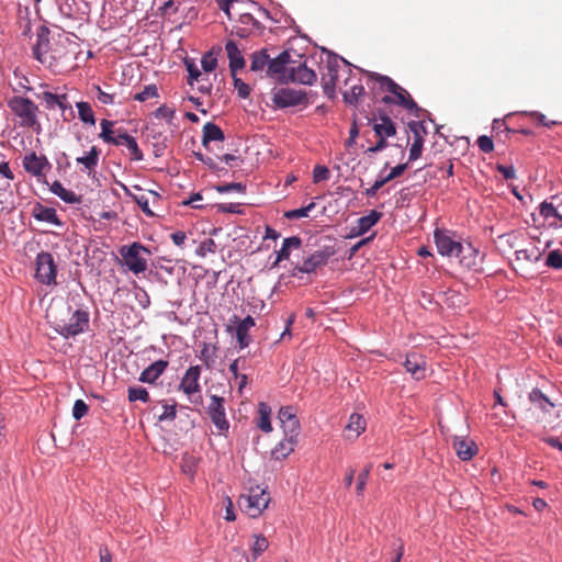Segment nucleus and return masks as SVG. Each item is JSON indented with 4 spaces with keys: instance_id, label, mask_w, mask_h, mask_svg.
I'll return each mask as SVG.
<instances>
[{
    "instance_id": "obj_1",
    "label": "nucleus",
    "mask_w": 562,
    "mask_h": 562,
    "mask_svg": "<svg viewBox=\"0 0 562 562\" xmlns=\"http://www.w3.org/2000/svg\"><path fill=\"white\" fill-rule=\"evenodd\" d=\"M7 106L13 115V122L16 126L33 131L41 128L38 121L40 109L31 99L13 95L7 100Z\"/></svg>"
},
{
    "instance_id": "obj_2",
    "label": "nucleus",
    "mask_w": 562,
    "mask_h": 562,
    "mask_svg": "<svg viewBox=\"0 0 562 562\" xmlns=\"http://www.w3.org/2000/svg\"><path fill=\"white\" fill-rule=\"evenodd\" d=\"M368 76L370 80H373L376 83H379L381 90L389 91L392 94H394V97L384 95L382 98L383 103H395L418 116V112L422 111V109L417 105V103L414 101V99L411 97L407 90L397 85L393 79H391L387 76H383L378 72H368Z\"/></svg>"
},
{
    "instance_id": "obj_3",
    "label": "nucleus",
    "mask_w": 562,
    "mask_h": 562,
    "mask_svg": "<svg viewBox=\"0 0 562 562\" xmlns=\"http://www.w3.org/2000/svg\"><path fill=\"white\" fill-rule=\"evenodd\" d=\"M120 255L124 265L134 274L143 273L147 270V261L150 257V250L138 241L131 245H124L120 248Z\"/></svg>"
},
{
    "instance_id": "obj_4",
    "label": "nucleus",
    "mask_w": 562,
    "mask_h": 562,
    "mask_svg": "<svg viewBox=\"0 0 562 562\" xmlns=\"http://www.w3.org/2000/svg\"><path fill=\"white\" fill-rule=\"evenodd\" d=\"M270 495L260 487L250 488L248 494L241 495L238 499L240 509L251 518H257L268 507Z\"/></svg>"
},
{
    "instance_id": "obj_5",
    "label": "nucleus",
    "mask_w": 562,
    "mask_h": 562,
    "mask_svg": "<svg viewBox=\"0 0 562 562\" xmlns=\"http://www.w3.org/2000/svg\"><path fill=\"white\" fill-rule=\"evenodd\" d=\"M271 99L273 105L278 109L306 105L308 102L305 91L283 87L273 89Z\"/></svg>"
},
{
    "instance_id": "obj_6",
    "label": "nucleus",
    "mask_w": 562,
    "mask_h": 562,
    "mask_svg": "<svg viewBox=\"0 0 562 562\" xmlns=\"http://www.w3.org/2000/svg\"><path fill=\"white\" fill-rule=\"evenodd\" d=\"M88 326L89 313L81 310L75 311L68 322L60 321L55 323L56 331L66 338L83 333Z\"/></svg>"
},
{
    "instance_id": "obj_7",
    "label": "nucleus",
    "mask_w": 562,
    "mask_h": 562,
    "mask_svg": "<svg viewBox=\"0 0 562 562\" xmlns=\"http://www.w3.org/2000/svg\"><path fill=\"white\" fill-rule=\"evenodd\" d=\"M56 265L53 255L42 251L36 257V279L47 285L56 283Z\"/></svg>"
},
{
    "instance_id": "obj_8",
    "label": "nucleus",
    "mask_w": 562,
    "mask_h": 562,
    "mask_svg": "<svg viewBox=\"0 0 562 562\" xmlns=\"http://www.w3.org/2000/svg\"><path fill=\"white\" fill-rule=\"evenodd\" d=\"M438 252L446 257H459L462 244L448 231L436 229L434 234Z\"/></svg>"
},
{
    "instance_id": "obj_9",
    "label": "nucleus",
    "mask_w": 562,
    "mask_h": 562,
    "mask_svg": "<svg viewBox=\"0 0 562 562\" xmlns=\"http://www.w3.org/2000/svg\"><path fill=\"white\" fill-rule=\"evenodd\" d=\"M224 398L217 395L210 396V404L207 406V414L220 431H227L229 423L226 419Z\"/></svg>"
},
{
    "instance_id": "obj_10",
    "label": "nucleus",
    "mask_w": 562,
    "mask_h": 562,
    "mask_svg": "<svg viewBox=\"0 0 562 562\" xmlns=\"http://www.w3.org/2000/svg\"><path fill=\"white\" fill-rule=\"evenodd\" d=\"M286 76V82L291 81L307 86L313 85L317 79L315 71L308 68L305 63H291Z\"/></svg>"
},
{
    "instance_id": "obj_11",
    "label": "nucleus",
    "mask_w": 562,
    "mask_h": 562,
    "mask_svg": "<svg viewBox=\"0 0 562 562\" xmlns=\"http://www.w3.org/2000/svg\"><path fill=\"white\" fill-rule=\"evenodd\" d=\"M201 368L200 366H191L183 374L179 390L182 391L188 397H192L194 394L201 392L200 385Z\"/></svg>"
},
{
    "instance_id": "obj_12",
    "label": "nucleus",
    "mask_w": 562,
    "mask_h": 562,
    "mask_svg": "<svg viewBox=\"0 0 562 562\" xmlns=\"http://www.w3.org/2000/svg\"><path fill=\"white\" fill-rule=\"evenodd\" d=\"M290 58L291 56L286 50L282 52L273 59L269 58L267 74L279 81L286 82L288 70L292 63Z\"/></svg>"
},
{
    "instance_id": "obj_13",
    "label": "nucleus",
    "mask_w": 562,
    "mask_h": 562,
    "mask_svg": "<svg viewBox=\"0 0 562 562\" xmlns=\"http://www.w3.org/2000/svg\"><path fill=\"white\" fill-rule=\"evenodd\" d=\"M368 124L372 125L375 136L392 137L396 134L395 123L384 112H379V115L368 119Z\"/></svg>"
},
{
    "instance_id": "obj_14",
    "label": "nucleus",
    "mask_w": 562,
    "mask_h": 562,
    "mask_svg": "<svg viewBox=\"0 0 562 562\" xmlns=\"http://www.w3.org/2000/svg\"><path fill=\"white\" fill-rule=\"evenodd\" d=\"M339 61L334 58L329 59L326 64L327 72L322 75V86L324 93L328 98H333L335 94V88L339 79Z\"/></svg>"
},
{
    "instance_id": "obj_15",
    "label": "nucleus",
    "mask_w": 562,
    "mask_h": 562,
    "mask_svg": "<svg viewBox=\"0 0 562 562\" xmlns=\"http://www.w3.org/2000/svg\"><path fill=\"white\" fill-rule=\"evenodd\" d=\"M408 128L414 135L413 144L409 148V161H414L422 156L424 146V135L426 134V127L423 122L412 121L408 123Z\"/></svg>"
},
{
    "instance_id": "obj_16",
    "label": "nucleus",
    "mask_w": 562,
    "mask_h": 562,
    "mask_svg": "<svg viewBox=\"0 0 562 562\" xmlns=\"http://www.w3.org/2000/svg\"><path fill=\"white\" fill-rule=\"evenodd\" d=\"M331 255V251L325 249L316 250L310 257H307L301 266H296L295 270L302 273H312L317 268L325 266Z\"/></svg>"
},
{
    "instance_id": "obj_17",
    "label": "nucleus",
    "mask_w": 562,
    "mask_h": 562,
    "mask_svg": "<svg viewBox=\"0 0 562 562\" xmlns=\"http://www.w3.org/2000/svg\"><path fill=\"white\" fill-rule=\"evenodd\" d=\"M23 167L26 172L40 177L50 168V164L45 156H37L36 153L32 151L24 156Z\"/></svg>"
},
{
    "instance_id": "obj_18",
    "label": "nucleus",
    "mask_w": 562,
    "mask_h": 562,
    "mask_svg": "<svg viewBox=\"0 0 562 562\" xmlns=\"http://www.w3.org/2000/svg\"><path fill=\"white\" fill-rule=\"evenodd\" d=\"M404 367H405L406 371L408 373H411V375L415 380H422L426 376V371H427L426 359L417 352H412L406 356Z\"/></svg>"
},
{
    "instance_id": "obj_19",
    "label": "nucleus",
    "mask_w": 562,
    "mask_h": 562,
    "mask_svg": "<svg viewBox=\"0 0 562 562\" xmlns=\"http://www.w3.org/2000/svg\"><path fill=\"white\" fill-rule=\"evenodd\" d=\"M115 135L114 144L115 146H125L130 151V157L132 160L139 161L143 159V153L139 149L136 139L128 135L124 130L117 128Z\"/></svg>"
},
{
    "instance_id": "obj_20",
    "label": "nucleus",
    "mask_w": 562,
    "mask_h": 562,
    "mask_svg": "<svg viewBox=\"0 0 562 562\" xmlns=\"http://www.w3.org/2000/svg\"><path fill=\"white\" fill-rule=\"evenodd\" d=\"M452 447L459 459L462 461L471 460L479 451L476 443L469 438L456 437Z\"/></svg>"
},
{
    "instance_id": "obj_21",
    "label": "nucleus",
    "mask_w": 562,
    "mask_h": 562,
    "mask_svg": "<svg viewBox=\"0 0 562 562\" xmlns=\"http://www.w3.org/2000/svg\"><path fill=\"white\" fill-rule=\"evenodd\" d=\"M381 217V212L372 210L368 215L358 218L357 224L350 229L349 237H358L366 234Z\"/></svg>"
},
{
    "instance_id": "obj_22",
    "label": "nucleus",
    "mask_w": 562,
    "mask_h": 562,
    "mask_svg": "<svg viewBox=\"0 0 562 562\" xmlns=\"http://www.w3.org/2000/svg\"><path fill=\"white\" fill-rule=\"evenodd\" d=\"M225 50L229 59V70L232 76H234L238 70L245 67V58L234 41L226 43Z\"/></svg>"
},
{
    "instance_id": "obj_23",
    "label": "nucleus",
    "mask_w": 562,
    "mask_h": 562,
    "mask_svg": "<svg viewBox=\"0 0 562 562\" xmlns=\"http://www.w3.org/2000/svg\"><path fill=\"white\" fill-rule=\"evenodd\" d=\"M168 364L166 360L160 359L155 361L142 371L138 380L143 383H155L168 368Z\"/></svg>"
},
{
    "instance_id": "obj_24",
    "label": "nucleus",
    "mask_w": 562,
    "mask_h": 562,
    "mask_svg": "<svg viewBox=\"0 0 562 562\" xmlns=\"http://www.w3.org/2000/svg\"><path fill=\"white\" fill-rule=\"evenodd\" d=\"M367 427V422L362 415L353 413L350 415L348 424L345 427L348 439H357Z\"/></svg>"
},
{
    "instance_id": "obj_25",
    "label": "nucleus",
    "mask_w": 562,
    "mask_h": 562,
    "mask_svg": "<svg viewBox=\"0 0 562 562\" xmlns=\"http://www.w3.org/2000/svg\"><path fill=\"white\" fill-rule=\"evenodd\" d=\"M459 262L467 269H475L480 262L479 250L475 249L471 244L465 246L462 245V251H460Z\"/></svg>"
},
{
    "instance_id": "obj_26",
    "label": "nucleus",
    "mask_w": 562,
    "mask_h": 562,
    "mask_svg": "<svg viewBox=\"0 0 562 562\" xmlns=\"http://www.w3.org/2000/svg\"><path fill=\"white\" fill-rule=\"evenodd\" d=\"M302 246V239L299 236H291L283 239L281 249L277 254L273 267L278 266L282 260H286L290 257L292 249H300Z\"/></svg>"
},
{
    "instance_id": "obj_27",
    "label": "nucleus",
    "mask_w": 562,
    "mask_h": 562,
    "mask_svg": "<svg viewBox=\"0 0 562 562\" xmlns=\"http://www.w3.org/2000/svg\"><path fill=\"white\" fill-rule=\"evenodd\" d=\"M33 216L41 222H47L54 224L56 226H61L63 223L57 216L56 210L53 207H47L42 204H36L33 209Z\"/></svg>"
},
{
    "instance_id": "obj_28",
    "label": "nucleus",
    "mask_w": 562,
    "mask_h": 562,
    "mask_svg": "<svg viewBox=\"0 0 562 562\" xmlns=\"http://www.w3.org/2000/svg\"><path fill=\"white\" fill-rule=\"evenodd\" d=\"M254 326H255V319L251 316L245 317L237 325L236 338H237V341L239 344V348L240 349H244V348L248 347V345L250 342L248 331Z\"/></svg>"
},
{
    "instance_id": "obj_29",
    "label": "nucleus",
    "mask_w": 562,
    "mask_h": 562,
    "mask_svg": "<svg viewBox=\"0 0 562 562\" xmlns=\"http://www.w3.org/2000/svg\"><path fill=\"white\" fill-rule=\"evenodd\" d=\"M50 191L60 198L64 202L69 204L79 203L81 201L79 195H77L74 191L64 188L59 181L53 182L50 186Z\"/></svg>"
},
{
    "instance_id": "obj_30",
    "label": "nucleus",
    "mask_w": 562,
    "mask_h": 562,
    "mask_svg": "<svg viewBox=\"0 0 562 562\" xmlns=\"http://www.w3.org/2000/svg\"><path fill=\"white\" fill-rule=\"evenodd\" d=\"M224 138H225V136H224L223 131L216 124L209 122L203 126V136H202L203 146L207 147L210 142H214V140L222 142V140H224Z\"/></svg>"
},
{
    "instance_id": "obj_31",
    "label": "nucleus",
    "mask_w": 562,
    "mask_h": 562,
    "mask_svg": "<svg viewBox=\"0 0 562 562\" xmlns=\"http://www.w3.org/2000/svg\"><path fill=\"white\" fill-rule=\"evenodd\" d=\"M296 443L297 439L288 438L284 436V439L281 440L272 450V456L277 460L284 459L294 450Z\"/></svg>"
},
{
    "instance_id": "obj_32",
    "label": "nucleus",
    "mask_w": 562,
    "mask_h": 562,
    "mask_svg": "<svg viewBox=\"0 0 562 562\" xmlns=\"http://www.w3.org/2000/svg\"><path fill=\"white\" fill-rule=\"evenodd\" d=\"M258 420L257 426L265 432H270L272 430L270 415L271 408L267 403L260 402L258 404Z\"/></svg>"
},
{
    "instance_id": "obj_33",
    "label": "nucleus",
    "mask_w": 562,
    "mask_h": 562,
    "mask_svg": "<svg viewBox=\"0 0 562 562\" xmlns=\"http://www.w3.org/2000/svg\"><path fill=\"white\" fill-rule=\"evenodd\" d=\"M529 401L544 413L554 407V404L539 389H533L529 393Z\"/></svg>"
},
{
    "instance_id": "obj_34",
    "label": "nucleus",
    "mask_w": 562,
    "mask_h": 562,
    "mask_svg": "<svg viewBox=\"0 0 562 562\" xmlns=\"http://www.w3.org/2000/svg\"><path fill=\"white\" fill-rule=\"evenodd\" d=\"M34 56L37 60H40L42 64H47L48 67L53 68L58 66L59 61L63 59V55H53L48 54L47 50H43V44H38L34 48Z\"/></svg>"
},
{
    "instance_id": "obj_35",
    "label": "nucleus",
    "mask_w": 562,
    "mask_h": 562,
    "mask_svg": "<svg viewBox=\"0 0 562 562\" xmlns=\"http://www.w3.org/2000/svg\"><path fill=\"white\" fill-rule=\"evenodd\" d=\"M515 256L518 261L537 262L540 260L542 252L538 247L532 245L529 248L516 250Z\"/></svg>"
},
{
    "instance_id": "obj_36",
    "label": "nucleus",
    "mask_w": 562,
    "mask_h": 562,
    "mask_svg": "<svg viewBox=\"0 0 562 562\" xmlns=\"http://www.w3.org/2000/svg\"><path fill=\"white\" fill-rule=\"evenodd\" d=\"M99 155L100 150L95 146H92L87 156L78 157L76 161L77 164L83 165L88 171H91L94 170L98 165Z\"/></svg>"
},
{
    "instance_id": "obj_37",
    "label": "nucleus",
    "mask_w": 562,
    "mask_h": 562,
    "mask_svg": "<svg viewBox=\"0 0 562 562\" xmlns=\"http://www.w3.org/2000/svg\"><path fill=\"white\" fill-rule=\"evenodd\" d=\"M363 93L364 88L362 85H352L349 89L342 92L344 101L349 104H357Z\"/></svg>"
},
{
    "instance_id": "obj_38",
    "label": "nucleus",
    "mask_w": 562,
    "mask_h": 562,
    "mask_svg": "<svg viewBox=\"0 0 562 562\" xmlns=\"http://www.w3.org/2000/svg\"><path fill=\"white\" fill-rule=\"evenodd\" d=\"M269 55L265 49L255 52L251 55L250 70L260 71L265 67H268Z\"/></svg>"
},
{
    "instance_id": "obj_39",
    "label": "nucleus",
    "mask_w": 562,
    "mask_h": 562,
    "mask_svg": "<svg viewBox=\"0 0 562 562\" xmlns=\"http://www.w3.org/2000/svg\"><path fill=\"white\" fill-rule=\"evenodd\" d=\"M78 109V115L79 119L87 124L94 125L95 124V117L94 113L92 111L91 105L88 102H78L77 103Z\"/></svg>"
},
{
    "instance_id": "obj_40",
    "label": "nucleus",
    "mask_w": 562,
    "mask_h": 562,
    "mask_svg": "<svg viewBox=\"0 0 562 562\" xmlns=\"http://www.w3.org/2000/svg\"><path fill=\"white\" fill-rule=\"evenodd\" d=\"M101 133L100 137L108 144H114L116 130H112L113 122L108 120H102L101 123Z\"/></svg>"
},
{
    "instance_id": "obj_41",
    "label": "nucleus",
    "mask_w": 562,
    "mask_h": 562,
    "mask_svg": "<svg viewBox=\"0 0 562 562\" xmlns=\"http://www.w3.org/2000/svg\"><path fill=\"white\" fill-rule=\"evenodd\" d=\"M40 98L44 101L45 106L48 110L57 108V105H60V99H67V95L64 94H54L49 91H44Z\"/></svg>"
},
{
    "instance_id": "obj_42",
    "label": "nucleus",
    "mask_w": 562,
    "mask_h": 562,
    "mask_svg": "<svg viewBox=\"0 0 562 562\" xmlns=\"http://www.w3.org/2000/svg\"><path fill=\"white\" fill-rule=\"evenodd\" d=\"M284 436L288 438L297 439L299 432H300V422L297 417H294L292 419H289L288 422L283 423L282 425Z\"/></svg>"
},
{
    "instance_id": "obj_43",
    "label": "nucleus",
    "mask_w": 562,
    "mask_h": 562,
    "mask_svg": "<svg viewBox=\"0 0 562 562\" xmlns=\"http://www.w3.org/2000/svg\"><path fill=\"white\" fill-rule=\"evenodd\" d=\"M127 397L130 402L142 401L144 403L149 402V393L146 389L137 386V387H128Z\"/></svg>"
},
{
    "instance_id": "obj_44",
    "label": "nucleus",
    "mask_w": 562,
    "mask_h": 562,
    "mask_svg": "<svg viewBox=\"0 0 562 562\" xmlns=\"http://www.w3.org/2000/svg\"><path fill=\"white\" fill-rule=\"evenodd\" d=\"M372 470V463H369L368 465L364 467V469L358 474V477H357V486H356V492H357V495L361 496L363 495V492H364V488H366V485H367V482H368V479L370 476V472Z\"/></svg>"
},
{
    "instance_id": "obj_45",
    "label": "nucleus",
    "mask_w": 562,
    "mask_h": 562,
    "mask_svg": "<svg viewBox=\"0 0 562 562\" xmlns=\"http://www.w3.org/2000/svg\"><path fill=\"white\" fill-rule=\"evenodd\" d=\"M539 213L544 218L555 217L560 222H562V214L558 211V209L549 202H542L539 206Z\"/></svg>"
},
{
    "instance_id": "obj_46",
    "label": "nucleus",
    "mask_w": 562,
    "mask_h": 562,
    "mask_svg": "<svg viewBox=\"0 0 562 562\" xmlns=\"http://www.w3.org/2000/svg\"><path fill=\"white\" fill-rule=\"evenodd\" d=\"M268 540L262 535H256L255 541L251 546V553L254 559L256 560L262 552L268 549Z\"/></svg>"
},
{
    "instance_id": "obj_47",
    "label": "nucleus",
    "mask_w": 562,
    "mask_h": 562,
    "mask_svg": "<svg viewBox=\"0 0 562 562\" xmlns=\"http://www.w3.org/2000/svg\"><path fill=\"white\" fill-rule=\"evenodd\" d=\"M546 266L555 270L562 269V251L559 249L550 251L546 258Z\"/></svg>"
},
{
    "instance_id": "obj_48",
    "label": "nucleus",
    "mask_w": 562,
    "mask_h": 562,
    "mask_svg": "<svg viewBox=\"0 0 562 562\" xmlns=\"http://www.w3.org/2000/svg\"><path fill=\"white\" fill-rule=\"evenodd\" d=\"M315 207V203L314 202H311L308 205L304 206V207H301V209H295V210H291V211H288L284 213V216L288 218V220H299V218H302V217H307L308 216V213Z\"/></svg>"
},
{
    "instance_id": "obj_49",
    "label": "nucleus",
    "mask_w": 562,
    "mask_h": 562,
    "mask_svg": "<svg viewBox=\"0 0 562 562\" xmlns=\"http://www.w3.org/2000/svg\"><path fill=\"white\" fill-rule=\"evenodd\" d=\"M158 97V89L155 85L146 86L140 92L134 95V100L145 102L149 99Z\"/></svg>"
},
{
    "instance_id": "obj_50",
    "label": "nucleus",
    "mask_w": 562,
    "mask_h": 562,
    "mask_svg": "<svg viewBox=\"0 0 562 562\" xmlns=\"http://www.w3.org/2000/svg\"><path fill=\"white\" fill-rule=\"evenodd\" d=\"M216 251V244L212 238H206L200 243L195 252L200 257H205L207 254H214Z\"/></svg>"
},
{
    "instance_id": "obj_51",
    "label": "nucleus",
    "mask_w": 562,
    "mask_h": 562,
    "mask_svg": "<svg viewBox=\"0 0 562 562\" xmlns=\"http://www.w3.org/2000/svg\"><path fill=\"white\" fill-rule=\"evenodd\" d=\"M130 196L133 198V200L136 202V204L142 209V211L147 216H150V217L155 216V213L149 207V199H148V196H146L145 194L136 195V194H131V193H130Z\"/></svg>"
},
{
    "instance_id": "obj_52",
    "label": "nucleus",
    "mask_w": 562,
    "mask_h": 562,
    "mask_svg": "<svg viewBox=\"0 0 562 562\" xmlns=\"http://www.w3.org/2000/svg\"><path fill=\"white\" fill-rule=\"evenodd\" d=\"M186 64V68H187V71L189 72V78H188V83L190 86H193V82L194 81H199V79L201 78V71L199 69V67L196 66V64L192 60H186L184 61Z\"/></svg>"
},
{
    "instance_id": "obj_53",
    "label": "nucleus",
    "mask_w": 562,
    "mask_h": 562,
    "mask_svg": "<svg viewBox=\"0 0 562 562\" xmlns=\"http://www.w3.org/2000/svg\"><path fill=\"white\" fill-rule=\"evenodd\" d=\"M216 191L220 193H228L232 191L238 192V193H245L246 192V186L240 182H232V183H225L220 184L215 187Z\"/></svg>"
},
{
    "instance_id": "obj_54",
    "label": "nucleus",
    "mask_w": 562,
    "mask_h": 562,
    "mask_svg": "<svg viewBox=\"0 0 562 562\" xmlns=\"http://www.w3.org/2000/svg\"><path fill=\"white\" fill-rule=\"evenodd\" d=\"M330 177V171L326 166L317 165L313 169V181L314 183H319L322 181H327Z\"/></svg>"
},
{
    "instance_id": "obj_55",
    "label": "nucleus",
    "mask_w": 562,
    "mask_h": 562,
    "mask_svg": "<svg viewBox=\"0 0 562 562\" xmlns=\"http://www.w3.org/2000/svg\"><path fill=\"white\" fill-rule=\"evenodd\" d=\"M88 411L89 406L86 402L83 400H77L72 407V416L76 420H79L87 415Z\"/></svg>"
},
{
    "instance_id": "obj_56",
    "label": "nucleus",
    "mask_w": 562,
    "mask_h": 562,
    "mask_svg": "<svg viewBox=\"0 0 562 562\" xmlns=\"http://www.w3.org/2000/svg\"><path fill=\"white\" fill-rule=\"evenodd\" d=\"M234 79V88L237 90L238 97L246 99L250 94V87L245 83L240 78L236 77V74L233 76Z\"/></svg>"
},
{
    "instance_id": "obj_57",
    "label": "nucleus",
    "mask_w": 562,
    "mask_h": 562,
    "mask_svg": "<svg viewBox=\"0 0 562 562\" xmlns=\"http://www.w3.org/2000/svg\"><path fill=\"white\" fill-rule=\"evenodd\" d=\"M201 66L205 72H211L216 68L217 59L212 53H207L202 57Z\"/></svg>"
},
{
    "instance_id": "obj_58",
    "label": "nucleus",
    "mask_w": 562,
    "mask_h": 562,
    "mask_svg": "<svg viewBox=\"0 0 562 562\" xmlns=\"http://www.w3.org/2000/svg\"><path fill=\"white\" fill-rule=\"evenodd\" d=\"M177 416V405L176 404H164V412L159 416V420H173Z\"/></svg>"
},
{
    "instance_id": "obj_59",
    "label": "nucleus",
    "mask_w": 562,
    "mask_h": 562,
    "mask_svg": "<svg viewBox=\"0 0 562 562\" xmlns=\"http://www.w3.org/2000/svg\"><path fill=\"white\" fill-rule=\"evenodd\" d=\"M155 115L158 119H164L168 122H171L175 117V110L169 106L161 105L156 110Z\"/></svg>"
},
{
    "instance_id": "obj_60",
    "label": "nucleus",
    "mask_w": 562,
    "mask_h": 562,
    "mask_svg": "<svg viewBox=\"0 0 562 562\" xmlns=\"http://www.w3.org/2000/svg\"><path fill=\"white\" fill-rule=\"evenodd\" d=\"M477 146L483 153H491L494 149L493 139L485 135L477 138Z\"/></svg>"
},
{
    "instance_id": "obj_61",
    "label": "nucleus",
    "mask_w": 562,
    "mask_h": 562,
    "mask_svg": "<svg viewBox=\"0 0 562 562\" xmlns=\"http://www.w3.org/2000/svg\"><path fill=\"white\" fill-rule=\"evenodd\" d=\"M278 417L282 425L283 423L288 422L289 419L296 417V415H295V411L292 406H284V407L280 408Z\"/></svg>"
},
{
    "instance_id": "obj_62",
    "label": "nucleus",
    "mask_w": 562,
    "mask_h": 562,
    "mask_svg": "<svg viewBox=\"0 0 562 562\" xmlns=\"http://www.w3.org/2000/svg\"><path fill=\"white\" fill-rule=\"evenodd\" d=\"M214 352H211L210 345L204 342L201 350L200 359L204 362L207 368H211L213 363Z\"/></svg>"
},
{
    "instance_id": "obj_63",
    "label": "nucleus",
    "mask_w": 562,
    "mask_h": 562,
    "mask_svg": "<svg viewBox=\"0 0 562 562\" xmlns=\"http://www.w3.org/2000/svg\"><path fill=\"white\" fill-rule=\"evenodd\" d=\"M408 164H400L391 169L387 176L384 177V181L390 182L391 180L400 177L407 169Z\"/></svg>"
},
{
    "instance_id": "obj_64",
    "label": "nucleus",
    "mask_w": 562,
    "mask_h": 562,
    "mask_svg": "<svg viewBox=\"0 0 562 562\" xmlns=\"http://www.w3.org/2000/svg\"><path fill=\"white\" fill-rule=\"evenodd\" d=\"M530 117L539 125H543V126H547V127H551L553 125L557 124L555 121H550L546 117L544 114L542 113H539V112H531L530 113Z\"/></svg>"
}]
</instances>
